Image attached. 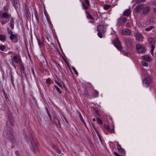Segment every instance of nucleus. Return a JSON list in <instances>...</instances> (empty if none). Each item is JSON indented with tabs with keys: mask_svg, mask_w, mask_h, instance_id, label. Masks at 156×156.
<instances>
[{
	"mask_svg": "<svg viewBox=\"0 0 156 156\" xmlns=\"http://www.w3.org/2000/svg\"><path fill=\"white\" fill-rule=\"evenodd\" d=\"M142 59L145 61L150 62L151 60V58L148 55H145L142 57Z\"/></svg>",
	"mask_w": 156,
	"mask_h": 156,
	"instance_id": "14",
	"label": "nucleus"
},
{
	"mask_svg": "<svg viewBox=\"0 0 156 156\" xmlns=\"http://www.w3.org/2000/svg\"><path fill=\"white\" fill-rule=\"evenodd\" d=\"M15 153L17 156H19L20 153L18 151H16L15 152Z\"/></svg>",
	"mask_w": 156,
	"mask_h": 156,
	"instance_id": "43",
	"label": "nucleus"
},
{
	"mask_svg": "<svg viewBox=\"0 0 156 156\" xmlns=\"http://www.w3.org/2000/svg\"><path fill=\"white\" fill-rule=\"evenodd\" d=\"M3 93H4V96H5V98L6 99V100H7V99H8V97H7V95L5 93V92L4 90L3 91Z\"/></svg>",
	"mask_w": 156,
	"mask_h": 156,
	"instance_id": "35",
	"label": "nucleus"
},
{
	"mask_svg": "<svg viewBox=\"0 0 156 156\" xmlns=\"http://www.w3.org/2000/svg\"><path fill=\"white\" fill-rule=\"evenodd\" d=\"M89 2L87 0H85L83 4V7L85 9H87L89 7Z\"/></svg>",
	"mask_w": 156,
	"mask_h": 156,
	"instance_id": "15",
	"label": "nucleus"
},
{
	"mask_svg": "<svg viewBox=\"0 0 156 156\" xmlns=\"http://www.w3.org/2000/svg\"><path fill=\"white\" fill-rule=\"evenodd\" d=\"M13 60L16 63H17L19 64H21L22 63L21 59L20 57L14 56L13 57Z\"/></svg>",
	"mask_w": 156,
	"mask_h": 156,
	"instance_id": "9",
	"label": "nucleus"
},
{
	"mask_svg": "<svg viewBox=\"0 0 156 156\" xmlns=\"http://www.w3.org/2000/svg\"><path fill=\"white\" fill-rule=\"evenodd\" d=\"M6 19V20H7L8 19H9L10 18H11L10 15L9 14L6 12H4L2 15H0V18L1 19H2V18Z\"/></svg>",
	"mask_w": 156,
	"mask_h": 156,
	"instance_id": "7",
	"label": "nucleus"
},
{
	"mask_svg": "<svg viewBox=\"0 0 156 156\" xmlns=\"http://www.w3.org/2000/svg\"><path fill=\"white\" fill-rule=\"evenodd\" d=\"M148 41L149 44L151 46V54L153 55L154 50V45L155 42L154 39L152 37H149L148 39Z\"/></svg>",
	"mask_w": 156,
	"mask_h": 156,
	"instance_id": "3",
	"label": "nucleus"
},
{
	"mask_svg": "<svg viewBox=\"0 0 156 156\" xmlns=\"http://www.w3.org/2000/svg\"><path fill=\"white\" fill-rule=\"evenodd\" d=\"M117 149H118V151L120 150V149L122 148L121 147L120 145L119 144H118L117 145Z\"/></svg>",
	"mask_w": 156,
	"mask_h": 156,
	"instance_id": "40",
	"label": "nucleus"
},
{
	"mask_svg": "<svg viewBox=\"0 0 156 156\" xmlns=\"http://www.w3.org/2000/svg\"><path fill=\"white\" fill-rule=\"evenodd\" d=\"M153 11L154 13H156V8H154L153 9Z\"/></svg>",
	"mask_w": 156,
	"mask_h": 156,
	"instance_id": "46",
	"label": "nucleus"
},
{
	"mask_svg": "<svg viewBox=\"0 0 156 156\" xmlns=\"http://www.w3.org/2000/svg\"><path fill=\"white\" fill-rule=\"evenodd\" d=\"M146 0H133V2L135 3H138L142 2H144Z\"/></svg>",
	"mask_w": 156,
	"mask_h": 156,
	"instance_id": "22",
	"label": "nucleus"
},
{
	"mask_svg": "<svg viewBox=\"0 0 156 156\" xmlns=\"http://www.w3.org/2000/svg\"><path fill=\"white\" fill-rule=\"evenodd\" d=\"M56 83L62 89H63L66 88L64 84L63 83L57 82Z\"/></svg>",
	"mask_w": 156,
	"mask_h": 156,
	"instance_id": "19",
	"label": "nucleus"
},
{
	"mask_svg": "<svg viewBox=\"0 0 156 156\" xmlns=\"http://www.w3.org/2000/svg\"><path fill=\"white\" fill-rule=\"evenodd\" d=\"M58 153H59L60 152V150H58Z\"/></svg>",
	"mask_w": 156,
	"mask_h": 156,
	"instance_id": "49",
	"label": "nucleus"
},
{
	"mask_svg": "<svg viewBox=\"0 0 156 156\" xmlns=\"http://www.w3.org/2000/svg\"><path fill=\"white\" fill-rule=\"evenodd\" d=\"M26 140H27L28 141L29 140H28V139H27V138H26Z\"/></svg>",
	"mask_w": 156,
	"mask_h": 156,
	"instance_id": "50",
	"label": "nucleus"
},
{
	"mask_svg": "<svg viewBox=\"0 0 156 156\" xmlns=\"http://www.w3.org/2000/svg\"><path fill=\"white\" fill-rule=\"evenodd\" d=\"M151 78L150 76H148L145 77L143 80V84L146 86L150 85L151 82Z\"/></svg>",
	"mask_w": 156,
	"mask_h": 156,
	"instance_id": "4",
	"label": "nucleus"
},
{
	"mask_svg": "<svg viewBox=\"0 0 156 156\" xmlns=\"http://www.w3.org/2000/svg\"><path fill=\"white\" fill-rule=\"evenodd\" d=\"M27 13H28V12H27Z\"/></svg>",
	"mask_w": 156,
	"mask_h": 156,
	"instance_id": "52",
	"label": "nucleus"
},
{
	"mask_svg": "<svg viewBox=\"0 0 156 156\" xmlns=\"http://www.w3.org/2000/svg\"><path fill=\"white\" fill-rule=\"evenodd\" d=\"M105 130L108 131L110 132H112L114 131V127L113 126L110 127L109 126H107L105 127Z\"/></svg>",
	"mask_w": 156,
	"mask_h": 156,
	"instance_id": "12",
	"label": "nucleus"
},
{
	"mask_svg": "<svg viewBox=\"0 0 156 156\" xmlns=\"http://www.w3.org/2000/svg\"><path fill=\"white\" fill-rule=\"evenodd\" d=\"M48 116L51 121L52 122V123L54 125H56L58 127H59L60 126L59 125V123L58 119L56 118H54V121H53L52 119L51 116L49 114H48Z\"/></svg>",
	"mask_w": 156,
	"mask_h": 156,
	"instance_id": "8",
	"label": "nucleus"
},
{
	"mask_svg": "<svg viewBox=\"0 0 156 156\" xmlns=\"http://www.w3.org/2000/svg\"><path fill=\"white\" fill-rule=\"evenodd\" d=\"M136 38L138 41L141 40L143 38L142 35L139 33H137L136 35Z\"/></svg>",
	"mask_w": 156,
	"mask_h": 156,
	"instance_id": "18",
	"label": "nucleus"
},
{
	"mask_svg": "<svg viewBox=\"0 0 156 156\" xmlns=\"http://www.w3.org/2000/svg\"><path fill=\"white\" fill-rule=\"evenodd\" d=\"M123 23H125L127 19L126 18H123L121 19Z\"/></svg>",
	"mask_w": 156,
	"mask_h": 156,
	"instance_id": "34",
	"label": "nucleus"
},
{
	"mask_svg": "<svg viewBox=\"0 0 156 156\" xmlns=\"http://www.w3.org/2000/svg\"><path fill=\"white\" fill-rule=\"evenodd\" d=\"M8 31V33L9 35H10V34H12V33H12V30H9V29H8V31Z\"/></svg>",
	"mask_w": 156,
	"mask_h": 156,
	"instance_id": "38",
	"label": "nucleus"
},
{
	"mask_svg": "<svg viewBox=\"0 0 156 156\" xmlns=\"http://www.w3.org/2000/svg\"><path fill=\"white\" fill-rule=\"evenodd\" d=\"M55 88L59 92V93L60 94H61V91L60 90H59V88L57 87V86H55Z\"/></svg>",
	"mask_w": 156,
	"mask_h": 156,
	"instance_id": "31",
	"label": "nucleus"
},
{
	"mask_svg": "<svg viewBox=\"0 0 156 156\" xmlns=\"http://www.w3.org/2000/svg\"><path fill=\"white\" fill-rule=\"evenodd\" d=\"M110 7V6L108 5H105L104 6V8L105 9H108Z\"/></svg>",
	"mask_w": 156,
	"mask_h": 156,
	"instance_id": "36",
	"label": "nucleus"
},
{
	"mask_svg": "<svg viewBox=\"0 0 156 156\" xmlns=\"http://www.w3.org/2000/svg\"><path fill=\"white\" fill-rule=\"evenodd\" d=\"M15 37V35L13 34V33L10 34V36H9L10 38L12 41H13V39Z\"/></svg>",
	"mask_w": 156,
	"mask_h": 156,
	"instance_id": "25",
	"label": "nucleus"
},
{
	"mask_svg": "<svg viewBox=\"0 0 156 156\" xmlns=\"http://www.w3.org/2000/svg\"><path fill=\"white\" fill-rule=\"evenodd\" d=\"M9 25L11 28L13 29L14 28V25L12 23H9Z\"/></svg>",
	"mask_w": 156,
	"mask_h": 156,
	"instance_id": "39",
	"label": "nucleus"
},
{
	"mask_svg": "<svg viewBox=\"0 0 156 156\" xmlns=\"http://www.w3.org/2000/svg\"><path fill=\"white\" fill-rule=\"evenodd\" d=\"M6 39V36L3 34L0 35V40L2 42H4Z\"/></svg>",
	"mask_w": 156,
	"mask_h": 156,
	"instance_id": "21",
	"label": "nucleus"
},
{
	"mask_svg": "<svg viewBox=\"0 0 156 156\" xmlns=\"http://www.w3.org/2000/svg\"><path fill=\"white\" fill-rule=\"evenodd\" d=\"M150 10V8L148 6H147L143 8L142 12L144 14H147L149 12Z\"/></svg>",
	"mask_w": 156,
	"mask_h": 156,
	"instance_id": "16",
	"label": "nucleus"
},
{
	"mask_svg": "<svg viewBox=\"0 0 156 156\" xmlns=\"http://www.w3.org/2000/svg\"><path fill=\"white\" fill-rule=\"evenodd\" d=\"M65 120H66V122L68 123V121L66 120V119H65Z\"/></svg>",
	"mask_w": 156,
	"mask_h": 156,
	"instance_id": "51",
	"label": "nucleus"
},
{
	"mask_svg": "<svg viewBox=\"0 0 156 156\" xmlns=\"http://www.w3.org/2000/svg\"><path fill=\"white\" fill-rule=\"evenodd\" d=\"M87 17L88 19H92V17H91L90 14L88 13H87Z\"/></svg>",
	"mask_w": 156,
	"mask_h": 156,
	"instance_id": "27",
	"label": "nucleus"
},
{
	"mask_svg": "<svg viewBox=\"0 0 156 156\" xmlns=\"http://www.w3.org/2000/svg\"><path fill=\"white\" fill-rule=\"evenodd\" d=\"M14 6V7L16 9L17 7H18V5H17V2H16V3H14L13 5Z\"/></svg>",
	"mask_w": 156,
	"mask_h": 156,
	"instance_id": "41",
	"label": "nucleus"
},
{
	"mask_svg": "<svg viewBox=\"0 0 156 156\" xmlns=\"http://www.w3.org/2000/svg\"><path fill=\"white\" fill-rule=\"evenodd\" d=\"M122 34L126 35H130L131 33L130 30L127 28L124 29L122 30Z\"/></svg>",
	"mask_w": 156,
	"mask_h": 156,
	"instance_id": "10",
	"label": "nucleus"
},
{
	"mask_svg": "<svg viewBox=\"0 0 156 156\" xmlns=\"http://www.w3.org/2000/svg\"><path fill=\"white\" fill-rule=\"evenodd\" d=\"M97 120L98 122L100 124H101L102 123V120L100 119L99 118H97Z\"/></svg>",
	"mask_w": 156,
	"mask_h": 156,
	"instance_id": "32",
	"label": "nucleus"
},
{
	"mask_svg": "<svg viewBox=\"0 0 156 156\" xmlns=\"http://www.w3.org/2000/svg\"><path fill=\"white\" fill-rule=\"evenodd\" d=\"M31 141L30 146L32 149L34 151L36 152L38 151V143L35 138L34 133H32L31 135V138L30 139Z\"/></svg>",
	"mask_w": 156,
	"mask_h": 156,
	"instance_id": "1",
	"label": "nucleus"
},
{
	"mask_svg": "<svg viewBox=\"0 0 156 156\" xmlns=\"http://www.w3.org/2000/svg\"><path fill=\"white\" fill-rule=\"evenodd\" d=\"M37 41L38 44L40 48H41L44 45V40L43 39H41V40L38 39Z\"/></svg>",
	"mask_w": 156,
	"mask_h": 156,
	"instance_id": "17",
	"label": "nucleus"
},
{
	"mask_svg": "<svg viewBox=\"0 0 156 156\" xmlns=\"http://www.w3.org/2000/svg\"><path fill=\"white\" fill-rule=\"evenodd\" d=\"M98 35L100 38L102 37V34L105 33L106 31L105 28L102 25H99L97 27Z\"/></svg>",
	"mask_w": 156,
	"mask_h": 156,
	"instance_id": "2",
	"label": "nucleus"
},
{
	"mask_svg": "<svg viewBox=\"0 0 156 156\" xmlns=\"http://www.w3.org/2000/svg\"><path fill=\"white\" fill-rule=\"evenodd\" d=\"M20 68L21 69H22L23 70L24 69V67L23 65H21L20 66Z\"/></svg>",
	"mask_w": 156,
	"mask_h": 156,
	"instance_id": "45",
	"label": "nucleus"
},
{
	"mask_svg": "<svg viewBox=\"0 0 156 156\" xmlns=\"http://www.w3.org/2000/svg\"><path fill=\"white\" fill-rule=\"evenodd\" d=\"M136 48L137 51L140 53H143L145 51L144 47L139 44H137L136 45Z\"/></svg>",
	"mask_w": 156,
	"mask_h": 156,
	"instance_id": "6",
	"label": "nucleus"
},
{
	"mask_svg": "<svg viewBox=\"0 0 156 156\" xmlns=\"http://www.w3.org/2000/svg\"><path fill=\"white\" fill-rule=\"evenodd\" d=\"M51 80V79L49 78L47 79L46 82L48 85H49L50 84Z\"/></svg>",
	"mask_w": 156,
	"mask_h": 156,
	"instance_id": "30",
	"label": "nucleus"
},
{
	"mask_svg": "<svg viewBox=\"0 0 156 156\" xmlns=\"http://www.w3.org/2000/svg\"><path fill=\"white\" fill-rule=\"evenodd\" d=\"M114 44L116 48L119 50H121L122 47L120 42L118 38H116L114 40Z\"/></svg>",
	"mask_w": 156,
	"mask_h": 156,
	"instance_id": "5",
	"label": "nucleus"
},
{
	"mask_svg": "<svg viewBox=\"0 0 156 156\" xmlns=\"http://www.w3.org/2000/svg\"><path fill=\"white\" fill-rule=\"evenodd\" d=\"M93 121H95V119L94 118H93Z\"/></svg>",
	"mask_w": 156,
	"mask_h": 156,
	"instance_id": "48",
	"label": "nucleus"
},
{
	"mask_svg": "<svg viewBox=\"0 0 156 156\" xmlns=\"http://www.w3.org/2000/svg\"><path fill=\"white\" fill-rule=\"evenodd\" d=\"M91 93V95L94 98L97 97L98 96V93L96 90H92Z\"/></svg>",
	"mask_w": 156,
	"mask_h": 156,
	"instance_id": "13",
	"label": "nucleus"
},
{
	"mask_svg": "<svg viewBox=\"0 0 156 156\" xmlns=\"http://www.w3.org/2000/svg\"><path fill=\"white\" fill-rule=\"evenodd\" d=\"M118 144V142H117V144Z\"/></svg>",
	"mask_w": 156,
	"mask_h": 156,
	"instance_id": "53",
	"label": "nucleus"
},
{
	"mask_svg": "<svg viewBox=\"0 0 156 156\" xmlns=\"http://www.w3.org/2000/svg\"><path fill=\"white\" fill-rule=\"evenodd\" d=\"M142 64L143 66H147L148 65V63L144 62H142Z\"/></svg>",
	"mask_w": 156,
	"mask_h": 156,
	"instance_id": "33",
	"label": "nucleus"
},
{
	"mask_svg": "<svg viewBox=\"0 0 156 156\" xmlns=\"http://www.w3.org/2000/svg\"><path fill=\"white\" fill-rule=\"evenodd\" d=\"M5 49V47L3 45L0 46V50L1 51H4Z\"/></svg>",
	"mask_w": 156,
	"mask_h": 156,
	"instance_id": "29",
	"label": "nucleus"
},
{
	"mask_svg": "<svg viewBox=\"0 0 156 156\" xmlns=\"http://www.w3.org/2000/svg\"><path fill=\"white\" fill-rule=\"evenodd\" d=\"M8 21V20H6L5 21H3L2 19L0 20V22L1 23V24L2 25H4Z\"/></svg>",
	"mask_w": 156,
	"mask_h": 156,
	"instance_id": "26",
	"label": "nucleus"
},
{
	"mask_svg": "<svg viewBox=\"0 0 156 156\" xmlns=\"http://www.w3.org/2000/svg\"><path fill=\"white\" fill-rule=\"evenodd\" d=\"M114 154L116 156H123L122 155H119L118 154L115 152H114Z\"/></svg>",
	"mask_w": 156,
	"mask_h": 156,
	"instance_id": "44",
	"label": "nucleus"
},
{
	"mask_svg": "<svg viewBox=\"0 0 156 156\" xmlns=\"http://www.w3.org/2000/svg\"><path fill=\"white\" fill-rule=\"evenodd\" d=\"M79 117L80 118V119L81 121L83 122V124L85 125V126H86V123L84 121L83 118L82 116V115L80 114H79Z\"/></svg>",
	"mask_w": 156,
	"mask_h": 156,
	"instance_id": "23",
	"label": "nucleus"
},
{
	"mask_svg": "<svg viewBox=\"0 0 156 156\" xmlns=\"http://www.w3.org/2000/svg\"><path fill=\"white\" fill-rule=\"evenodd\" d=\"M72 69H73V71L76 74V75H78V73L77 71V70L75 69V68L73 66V67Z\"/></svg>",
	"mask_w": 156,
	"mask_h": 156,
	"instance_id": "28",
	"label": "nucleus"
},
{
	"mask_svg": "<svg viewBox=\"0 0 156 156\" xmlns=\"http://www.w3.org/2000/svg\"><path fill=\"white\" fill-rule=\"evenodd\" d=\"M124 54L125 55L127 56H129L130 55V54L129 52H125Z\"/></svg>",
	"mask_w": 156,
	"mask_h": 156,
	"instance_id": "42",
	"label": "nucleus"
},
{
	"mask_svg": "<svg viewBox=\"0 0 156 156\" xmlns=\"http://www.w3.org/2000/svg\"><path fill=\"white\" fill-rule=\"evenodd\" d=\"M119 152H121V153H123L125 151L123 149L121 148L120 149V150H119Z\"/></svg>",
	"mask_w": 156,
	"mask_h": 156,
	"instance_id": "37",
	"label": "nucleus"
},
{
	"mask_svg": "<svg viewBox=\"0 0 156 156\" xmlns=\"http://www.w3.org/2000/svg\"><path fill=\"white\" fill-rule=\"evenodd\" d=\"M130 13V9H128L126 10L123 13V15L125 16H128Z\"/></svg>",
	"mask_w": 156,
	"mask_h": 156,
	"instance_id": "20",
	"label": "nucleus"
},
{
	"mask_svg": "<svg viewBox=\"0 0 156 156\" xmlns=\"http://www.w3.org/2000/svg\"><path fill=\"white\" fill-rule=\"evenodd\" d=\"M153 28H154V27L153 26H151L148 27L146 28L145 29V30L147 31H149L151 30V29H152Z\"/></svg>",
	"mask_w": 156,
	"mask_h": 156,
	"instance_id": "24",
	"label": "nucleus"
},
{
	"mask_svg": "<svg viewBox=\"0 0 156 156\" xmlns=\"http://www.w3.org/2000/svg\"><path fill=\"white\" fill-rule=\"evenodd\" d=\"M153 4H154V5H156V2H153Z\"/></svg>",
	"mask_w": 156,
	"mask_h": 156,
	"instance_id": "47",
	"label": "nucleus"
},
{
	"mask_svg": "<svg viewBox=\"0 0 156 156\" xmlns=\"http://www.w3.org/2000/svg\"><path fill=\"white\" fill-rule=\"evenodd\" d=\"M144 7V6L142 4L139 5L136 7V11L137 12H140L142 9H143Z\"/></svg>",
	"mask_w": 156,
	"mask_h": 156,
	"instance_id": "11",
	"label": "nucleus"
}]
</instances>
